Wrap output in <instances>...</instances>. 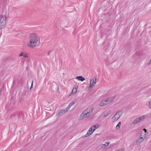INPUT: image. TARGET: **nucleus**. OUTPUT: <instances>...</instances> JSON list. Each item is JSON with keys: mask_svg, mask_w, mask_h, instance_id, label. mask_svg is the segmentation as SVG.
<instances>
[{"mask_svg": "<svg viewBox=\"0 0 151 151\" xmlns=\"http://www.w3.org/2000/svg\"><path fill=\"white\" fill-rule=\"evenodd\" d=\"M110 142H107L105 144H103L100 145V147L101 148H105L109 145Z\"/></svg>", "mask_w": 151, "mask_h": 151, "instance_id": "9b49d317", "label": "nucleus"}, {"mask_svg": "<svg viewBox=\"0 0 151 151\" xmlns=\"http://www.w3.org/2000/svg\"><path fill=\"white\" fill-rule=\"evenodd\" d=\"M67 110L66 109L65 110L62 109L58 111V116H60L62 115L63 114H64L65 113H66L68 111H66Z\"/></svg>", "mask_w": 151, "mask_h": 151, "instance_id": "423d86ee", "label": "nucleus"}, {"mask_svg": "<svg viewBox=\"0 0 151 151\" xmlns=\"http://www.w3.org/2000/svg\"><path fill=\"white\" fill-rule=\"evenodd\" d=\"M122 111H119L116 112L112 117V119L115 121L117 120L122 115Z\"/></svg>", "mask_w": 151, "mask_h": 151, "instance_id": "f03ea898", "label": "nucleus"}, {"mask_svg": "<svg viewBox=\"0 0 151 151\" xmlns=\"http://www.w3.org/2000/svg\"><path fill=\"white\" fill-rule=\"evenodd\" d=\"M151 114H148L147 115L141 116L138 117L139 118L140 122L142 121L145 118H147L150 117L151 115Z\"/></svg>", "mask_w": 151, "mask_h": 151, "instance_id": "39448f33", "label": "nucleus"}, {"mask_svg": "<svg viewBox=\"0 0 151 151\" xmlns=\"http://www.w3.org/2000/svg\"><path fill=\"white\" fill-rule=\"evenodd\" d=\"M50 51H48L47 52V55H49L50 54Z\"/></svg>", "mask_w": 151, "mask_h": 151, "instance_id": "a878e982", "label": "nucleus"}, {"mask_svg": "<svg viewBox=\"0 0 151 151\" xmlns=\"http://www.w3.org/2000/svg\"><path fill=\"white\" fill-rule=\"evenodd\" d=\"M22 56H23V57L24 58H26L28 57L27 54L24 52V53L23 54V55Z\"/></svg>", "mask_w": 151, "mask_h": 151, "instance_id": "b1692460", "label": "nucleus"}, {"mask_svg": "<svg viewBox=\"0 0 151 151\" xmlns=\"http://www.w3.org/2000/svg\"><path fill=\"white\" fill-rule=\"evenodd\" d=\"M75 104V102L73 101V102H71V103H70L68 107H67V108H66V110H67L66 111H68L70 109V108L73 105H74V104Z\"/></svg>", "mask_w": 151, "mask_h": 151, "instance_id": "2eb2a0df", "label": "nucleus"}, {"mask_svg": "<svg viewBox=\"0 0 151 151\" xmlns=\"http://www.w3.org/2000/svg\"><path fill=\"white\" fill-rule=\"evenodd\" d=\"M111 111L110 110H109L108 111H107L104 114V117H107L108 115L111 114Z\"/></svg>", "mask_w": 151, "mask_h": 151, "instance_id": "aec40b11", "label": "nucleus"}, {"mask_svg": "<svg viewBox=\"0 0 151 151\" xmlns=\"http://www.w3.org/2000/svg\"><path fill=\"white\" fill-rule=\"evenodd\" d=\"M5 24L4 22L3 23L0 22V29L4 28Z\"/></svg>", "mask_w": 151, "mask_h": 151, "instance_id": "dca6fc26", "label": "nucleus"}, {"mask_svg": "<svg viewBox=\"0 0 151 151\" xmlns=\"http://www.w3.org/2000/svg\"><path fill=\"white\" fill-rule=\"evenodd\" d=\"M6 15L3 16L0 19V22L2 23H4L6 24Z\"/></svg>", "mask_w": 151, "mask_h": 151, "instance_id": "1a4fd4ad", "label": "nucleus"}, {"mask_svg": "<svg viewBox=\"0 0 151 151\" xmlns=\"http://www.w3.org/2000/svg\"><path fill=\"white\" fill-rule=\"evenodd\" d=\"M140 122L139 119V118L138 117L136 118V119H135L133 121L132 123L134 124H138L139 122Z\"/></svg>", "mask_w": 151, "mask_h": 151, "instance_id": "ddd939ff", "label": "nucleus"}, {"mask_svg": "<svg viewBox=\"0 0 151 151\" xmlns=\"http://www.w3.org/2000/svg\"><path fill=\"white\" fill-rule=\"evenodd\" d=\"M76 78L78 79L79 81H83L85 80V79L82 76H77L76 77Z\"/></svg>", "mask_w": 151, "mask_h": 151, "instance_id": "4468645a", "label": "nucleus"}, {"mask_svg": "<svg viewBox=\"0 0 151 151\" xmlns=\"http://www.w3.org/2000/svg\"><path fill=\"white\" fill-rule=\"evenodd\" d=\"M24 53V52H21L20 54L19 55V57H21V56H23V54Z\"/></svg>", "mask_w": 151, "mask_h": 151, "instance_id": "393cba45", "label": "nucleus"}, {"mask_svg": "<svg viewBox=\"0 0 151 151\" xmlns=\"http://www.w3.org/2000/svg\"><path fill=\"white\" fill-rule=\"evenodd\" d=\"M144 130L145 131V133L147 132V130L146 129H144Z\"/></svg>", "mask_w": 151, "mask_h": 151, "instance_id": "bb28decb", "label": "nucleus"}, {"mask_svg": "<svg viewBox=\"0 0 151 151\" xmlns=\"http://www.w3.org/2000/svg\"><path fill=\"white\" fill-rule=\"evenodd\" d=\"M142 133L137 139L136 141V144H138L141 143L143 141L144 139L146 137V136L142 137Z\"/></svg>", "mask_w": 151, "mask_h": 151, "instance_id": "7ed1b4c3", "label": "nucleus"}, {"mask_svg": "<svg viewBox=\"0 0 151 151\" xmlns=\"http://www.w3.org/2000/svg\"><path fill=\"white\" fill-rule=\"evenodd\" d=\"M84 111H86L85 113V114L86 115V117H88L90 116L91 115V114L90 113H88V112L86 110H85Z\"/></svg>", "mask_w": 151, "mask_h": 151, "instance_id": "412c9836", "label": "nucleus"}, {"mask_svg": "<svg viewBox=\"0 0 151 151\" xmlns=\"http://www.w3.org/2000/svg\"><path fill=\"white\" fill-rule=\"evenodd\" d=\"M94 109V108L93 107H91L90 108H87L86 110L88 112V113H90L91 114V113L92 112V111H93Z\"/></svg>", "mask_w": 151, "mask_h": 151, "instance_id": "f8f14e48", "label": "nucleus"}, {"mask_svg": "<svg viewBox=\"0 0 151 151\" xmlns=\"http://www.w3.org/2000/svg\"><path fill=\"white\" fill-rule=\"evenodd\" d=\"M143 134H144V136H146L147 137L146 133H143Z\"/></svg>", "mask_w": 151, "mask_h": 151, "instance_id": "cd10ccee", "label": "nucleus"}, {"mask_svg": "<svg viewBox=\"0 0 151 151\" xmlns=\"http://www.w3.org/2000/svg\"><path fill=\"white\" fill-rule=\"evenodd\" d=\"M93 132V129H92V127H91L88 131L87 133L85 135V137H88L89 135H91Z\"/></svg>", "mask_w": 151, "mask_h": 151, "instance_id": "0eeeda50", "label": "nucleus"}, {"mask_svg": "<svg viewBox=\"0 0 151 151\" xmlns=\"http://www.w3.org/2000/svg\"><path fill=\"white\" fill-rule=\"evenodd\" d=\"M146 104L147 106H148L149 109H151V100H149L147 102Z\"/></svg>", "mask_w": 151, "mask_h": 151, "instance_id": "f3484780", "label": "nucleus"}, {"mask_svg": "<svg viewBox=\"0 0 151 151\" xmlns=\"http://www.w3.org/2000/svg\"><path fill=\"white\" fill-rule=\"evenodd\" d=\"M33 81H32L31 86H33Z\"/></svg>", "mask_w": 151, "mask_h": 151, "instance_id": "c85d7f7f", "label": "nucleus"}, {"mask_svg": "<svg viewBox=\"0 0 151 151\" xmlns=\"http://www.w3.org/2000/svg\"><path fill=\"white\" fill-rule=\"evenodd\" d=\"M77 90L76 88L75 89L73 88L72 91V93L74 94L76 93L77 92Z\"/></svg>", "mask_w": 151, "mask_h": 151, "instance_id": "5701e85b", "label": "nucleus"}, {"mask_svg": "<svg viewBox=\"0 0 151 151\" xmlns=\"http://www.w3.org/2000/svg\"><path fill=\"white\" fill-rule=\"evenodd\" d=\"M32 86H31L30 87V89H31L32 88Z\"/></svg>", "mask_w": 151, "mask_h": 151, "instance_id": "c756f323", "label": "nucleus"}, {"mask_svg": "<svg viewBox=\"0 0 151 151\" xmlns=\"http://www.w3.org/2000/svg\"><path fill=\"white\" fill-rule=\"evenodd\" d=\"M121 125V122H120L118 123V124L116 126V129H119L118 128V127H119V128H120Z\"/></svg>", "mask_w": 151, "mask_h": 151, "instance_id": "4be33fe9", "label": "nucleus"}, {"mask_svg": "<svg viewBox=\"0 0 151 151\" xmlns=\"http://www.w3.org/2000/svg\"><path fill=\"white\" fill-rule=\"evenodd\" d=\"M96 82V79L95 77L91 79L90 80V88H92L94 86Z\"/></svg>", "mask_w": 151, "mask_h": 151, "instance_id": "20e7f679", "label": "nucleus"}, {"mask_svg": "<svg viewBox=\"0 0 151 151\" xmlns=\"http://www.w3.org/2000/svg\"><path fill=\"white\" fill-rule=\"evenodd\" d=\"M86 111H84L80 115L79 117V120L82 119L86 117V115L85 114Z\"/></svg>", "mask_w": 151, "mask_h": 151, "instance_id": "9d476101", "label": "nucleus"}, {"mask_svg": "<svg viewBox=\"0 0 151 151\" xmlns=\"http://www.w3.org/2000/svg\"><path fill=\"white\" fill-rule=\"evenodd\" d=\"M29 41L27 43L28 46L32 48L38 46L40 43L39 36L35 33L31 34L29 37Z\"/></svg>", "mask_w": 151, "mask_h": 151, "instance_id": "f257e3e1", "label": "nucleus"}, {"mask_svg": "<svg viewBox=\"0 0 151 151\" xmlns=\"http://www.w3.org/2000/svg\"><path fill=\"white\" fill-rule=\"evenodd\" d=\"M91 127H92V129H93V132H94L95 130L98 128V127H97L96 125H93Z\"/></svg>", "mask_w": 151, "mask_h": 151, "instance_id": "6ab92c4d", "label": "nucleus"}, {"mask_svg": "<svg viewBox=\"0 0 151 151\" xmlns=\"http://www.w3.org/2000/svg\"><path fill=\"white\" fill-rule=\"evenodd\" d=\"M115 98V97L114 96L111 98L110 99L109 98L108 99H107V100H108V102L107 103H111L112 102V101H113V100Z\"/></svg>", "mask_w": 151, "mask_h": 151, "instance_id": "a211bd4d", "label": "nucleus"}, {"mask_svg": "<svg viewBox=\"0 0 151 151\" xmlns=\"http://www.w3.org/2000/svg\"><path fill=\"white\" fill-rule=\"evenodd\" d=\"M108 100H107V99L106 100H103L100 104V106H103L108 104V103H107L108 102Z\"/></svg>", "mask_w": 151, "mask_h": 151, "instance_id": "6e6552de", "label": "nucleus"}]
</instances>
